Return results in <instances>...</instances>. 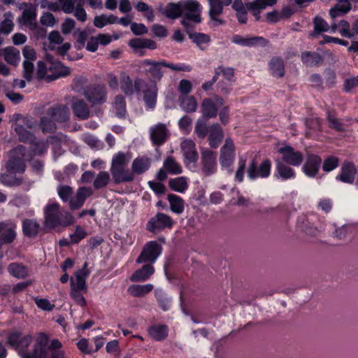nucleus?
Segmentation results:
<instances>
[{"mask_svg": "<svg viewBox=\"0 0 358 358\" xmlns=\"http://www.w3.org/2000/svg\"><path fill=\"white\" fill-rule=\"evenodd\" d=\"M271 172V162L269 159H264L259 166L255 159H253L248 168L247 176L251 181L257 178H267Z\"/></svg>", "mask_w": 358, "mask_h": 358, "instance_id": "5", "label": "nucleus"}, {"mask_svg": "<svg viewBox=\"0 0 358 358\" xmlns=\"http://www.w3.org/2000/svg\"><path fill=\"white\" fill-rule=\"evenodd\" d=\"M168 201L170 203V208L172 212L181 214L184 211V201L180 196L173 194H169L168 195Z\"/></svg>", "mask_w": 358, "mask_h": 358, "instance_id": "45", "label": "nucleus"}, {"mask_svg": "<svg viewBox=\"0 0 358 358\" xmlns=\"http://www.w3.org/2000/svg\"><path fill=\"white\" fill-rule=\"evenodd\" d=\"M15 131L18 136L20 141L24 143H33L35 141V136L23 125L17 124Z\"/></svg>", "mask_w": 358, "mask_h": 358, "instance_id": "44", "label": "nucleus"}, {"mask_svg": "<svg viewBox=\"0 0 358 358\" xmlns=\"http://www.w3.org/2000/svg\"><path fill=\"white\" fill-rule=\"evenodd\" d=\"M47 114L55 122L59 123L66 122L69 119V108L63 104H56L50 107L47 110Z\"/></svg>", "mask_w": 358, "mask_h": 358, "instance_id": "18", "label": "nucleus"}, {"mask_svg": "<svg viewBox=\"0 0 358 358\" xmlns=\"http://www.w3.org/2000/svg\"><path fill=\"white\" fill-rule=\"evenodd\" d=\"M181 150L184 156V162L187 165L195 164L199 155L196 149L195 143L191 139H185L181 143Z\"/></svg>", "mask_w": 358, "mask_h": 358, "instance_id": "15", "label": "nucleus"}, {"mask_svg": "<svg viewBox=\"0 0 358 358\" xmlns=\"http://www.w3.org/2000/svg\"><path fill=\"white\" fill-rule=\"evenodd\" d=\"M322 162V159L320 155L314 153L308 154L301 170L307 177L314 178L319 173Z\"/></svg>", "mask_w": 358, "mask_h": 358, "instance_id": "9", "label": "nucleus"}, {"mask_svg": "<svg viewBox=\"0 0 358 358\" xmlns=\"http://www.w3.org/2000/svg\"><path fill=\"white\" fill-rule=\"evenodd\" d=\"M200 112L205 120L215 118L218 114V106L211 98H204L201 103Z\"/></svg>", "mask_w": 358, "mask_h": 358, "instance_id": "22", "label": "nucleus"}, {"mask_svg": "<svg viewBox=\"0 0 358 358\" xmlns=\"http://www.w3.org/2000/svg\"><path fill=\"white\" fill-rule=\"evenodd\" d=\"M6 171L10 173H22L26 169L23 157L12 152L6 164Z\"/></svg>", "mask_w": 358, "mask_h": 358, "instance_id": "20", "label": "nucleus"}, {"mask_svg": "<svg viewBox=\"0 0 358 358\" xmlns=\"http://www.w3.org/2000/svg\"><path fill=\"white\" fill-rule=\"evenodd\" d=\"M219 159L222 169H228L229 173H232L231 167L234 162L235 150L234 142L230 138L226 139L224 145L221 148Z\"/></svg>", "mask_w": 358, "mask_h": 358, "instance_id": "7", "label": "nucleus"}, {"mask_svg": "<svg viewBox=\"0 0 358 358\" xmlns=\"http://www.w3.org/2000/svg\"><path fill=\"white\" fill-rule=\"evenodd\" d=\"M201 5L196 0H182V15L180 24L184 29L191 28L195 24L201 23Z\"/></svg>", "mask_w": 358, "mask_h": 358, "instance_id": "3", "label": "nucleus"}, {"mask_svg": "<svg viewBox=\"0 0 358 358\" xmlns=\"http://www.w3.org/2000/svg\"><path fill=\"white\" fill-rule=\"evenodd\" d=\"M86 236L87 232L85 229L81 226L78 225L76 227L74 233L70 234V239H71L73 244H78Z\"/></svg>", "mask_w": 358, "mask_h": 358, "instance_id": "62", "label": "nucleus"}, {"mask_svg": "<svg viewBox=\"0 0 358 358\" xmlns=\"http://www.w3.org/2000/svg\"><path fill=\"white\" fill-rule=\"evenodd\" d=\"M165 124L159 123L151 129L150 140L155 146L162 145L166 141L168 133Z\"/></svg>", "mask_w": 358, "mask_h": 358, "instance_id": "23", "label": "nucleus"}, {"mask_svg": "<svg viewBox=\"0 0 358 358\" xmlns=\"http://www.w3.org/2000/svg\"><path fill=\"white\" fill-rule=\"evenodd\" d=\"M129 45L135 50L143 48L155 50L157 48V43L153 40L148 38H132L129 41Z\"/></svg>", "mask_w": 358, "mask_h": 358, "instance_id": "38", "label": "nucleus"}, {"mask_svg": "<svg viewBox=\"0 0 358 358\" xmlns=\"http://www.w3.org/2000/svg\"><path fill=\"white\" fill-rule=\"evenodd\" d=\"M275 170L282 180L293 179L296 177L295 171L287 165L277 161Z\"/></svg>", "mask_w": 358, "mask_h": 358, "instance_id": "40", "label": "nucleus"}, {"mask_svg": "<svg viewBox=\"0 0 358 358\" xmlns=\"http://www.w3.org/2000/svg\"><path fill=\"white\" fill-rule=\"evenodd\" d=\"M166 62L162 60L159 62L152 61L150 59H146L142 61V66L143 67L149 66L148 69H145L146 74L149 75L150 84H156L157 82L160 81L163 77L164 73L162 71L163 66L162 63Z\"/></svg>", "mask_w": 358, "mask_h": 358, "instance_id": "13", "label": "nucleus"}, {"mask_svg": "<svg viewBox=\"0 0 358 358\" xmlns=\"http://www.w3.org/2000/svg\"><path fill=\"white\" fill-rule=\"evenodd\" d=\"M72 110L75 116L80 120H86L90 117L88 106L82 99H78L73 103Z\"/></svg>", "mask_w": 358, "mask_h": 358, "instance_id": "36", "label": "nucleus"}, {"mask_svg": "<svg viewBox=\"0 0 358 358\" xmlns=\"http://www.w3.org/2000/svg\"><path fill=\"white\" fill-rule=\"evenodd\" d=\"M357 173L358 169L355 163L352 161L346 160L343 163L340 173L336 176V179L343 183L353 184Z\"/></svg>", "mask_w": 358, "mask_h": 358, "instance_id": "12", "label": "nucleus"}, {"mask_svg": "<svg viewBox=\"0 0 358 358\" xmlns=\"http://www.w3.org/2000/svg\"><path fill=\"white\" fill-rule=\"evenodd\" d=\"M169 185L171 190L183 193L188 188L185 177H178L173 179H170L169 181Z\"/></svg>", "mask_w": 358, "mask_h": 358, "instance_id": "48", "label": "nucleus"}, {"mask_svg": "<svg viewBox=\"0 0 358 358\" xmlns=\"http://www.w3.org/2000/svg\"><path fill=\"white\" fill-rule=\"evenodd\" d=\"M299 227L306 234L315 235L316 229L310 224L305 217H299L297 220Z\"/></svg>", "mask_w": 358, "mask_h": 358, "instance_id": "59", "label": "nucleus"}, {"mask_svg": "<svg viewBox=\"0 0 358 358\" xmlns=\"http://www.w3.org/2000/svg\"><path fill=\"white\" fill-rule=\"evenodd\" d=\"M174 223V220L170 216L158 212L148 221L146 229L151 233H157L165 229H172Z\"/></svg>", "mask_w": 358, "mask_h": 358, "instance_id": "6", "label": "nucleus"}, {"mask_svg": "<svg viewBox=\"0 0 358 358\" xmlns=\"http://www.w3.org/2000/svg\"><path fill=\"white\" fill-rule=\"evenodd\" d=\"M162 250V246L157 241H148L143 248L136 262L137 264L147 263L152 265L161 255Z\"/></svg>", "mask_w": 358, "mask_h": 358, "instance_id": "4", "label": "nucleus"}, {"mask_svg": "<svg viewBox=\"0 0 358 358\" xmlns=\"http://www.w3.org/2000/svg\"><path fill=\"white\" fill-rule=\"evenodd\" d=\"M180 106L186 113H194L196 110L198 103L196 98L191 96H182L179 97Z\"/></svg>", "mask_w": 358, "mask_h": 358, "instance_id": "37", "label": "nucleus"}, {"mask_svg": "<svg viewBox=\"0 0 358 358\" xmlns=\"http://www.w3.org/2000/svg\"><path fill=\"white\" fill-rule=\"evenodd\" d=\"M153 289L152 284L132 285L129 287L130 294L136 297H141L150 293Z\"/></svg>", "mask_w": 358, "mask_h": 358, "instance_id": "46", "label": "nucleus"}, {"mask_svg": "<svg viewBox=\"0 0 358 358\" xmlns=\"http://www.w3.org/2000/svg\"><path fill=\"white\" fill-rule=\"evenodd\" d=\"M238 169L235 173V181L242 182L244 180V174L246 168V159L241 158L238 163Z\"/></svg>", "mask_w": 358, "mask_h": 358, "instance_id": "64", "label": "nucleus"}, {"mask_svg": "<svg viewBox=\"0 0 358 358\" xmlns=\"http://www.w3.org/2000/svg\"><path fill=\"white\" fill-rule=\"evenodd\" d=\"M71 290L70 295L71 298L76 302L78 305L81 307H85L87 305L86 300L83 294L80 292L81 290L76 289L73 279H71Z\"/></svg>", "mask_w": 358, "mask_h": 358, "instance_id": "54", "label": "nucleus"}, {"mask_svg": "<svg viewBox=\"0 0 358 358\" xmlns=\"http://www.w3.org/2000/svg\"><path fill=\"white\" fill-rule=\"evenodd\" d=\"M195 26L185 29V31L188 35L191 41L194 43L201 50H205L211 41L210 36L204 33L193 31Z\"/></svg>", "mask_w": 358, "mask_h": 358, "instance_id": "17", "label": "nucleus"}, {"mask_svg": "<svg viewBox=\"0 0 358 358\" xmlns=\"http://www.w3.org/2000/svg\"><path fill=\"white\" fill-rule=\"evenodd\" d=\"M149 336L156 341L165 340L169 335V327L166 324H155L148 329Z\"/></svg>", "mask_w": 358, "mask_h": 358, "instance_id": "28", "label": "nucleus"}, {"mask_svg": "<svg viewBox=\"0 0 358 358\" xmlns=\"http://www.w3.org/2000/svg\"><path fill=\"white\" fill-rule=\"evenodd\" d=\"M154 272L155 268L153 266L146 264L133 273L130 277V280L132 282H144L149 279Z\"/></svg>", "mask_w": 358, "mask_h": 358, "instance_id": "30", "label": "nucleus"}, {"mask_svg": "<svg viewBox=\"0 0 358 358\" xmlns=\"http://www.w3.org/2000/svg\"><path fill=\"white\" fill-rule=\"evenodd\" d=\"M231 42L243 47H252L257 44L262 47H265L268 41L262 36H252L244 38L239 34H235L231 38Z\"/></svg>", "mask_w": 358, "mask_h": 358, "instance_id": "21", "label": "nucleus"}, {"mask_svg": "<svg viewBox=\"0 0 358 358\" xmlns=\"http://www.w3.org/2000/svg\"><path fill=\"white\" fill-rule=\"evenodd\" d=\"M159 11L169 19H178L182 15V0L168 3L164 8H159Z\"/></svg>", "mask_w": 358, "mask_h": 358, "instance_id": "25", "label": "nucleus"}, {"mask_svg": "<svg viewBox=\"0 0 358 358\" xmlns=\"http://www.w3.org/2000/svg\"><path fill=\"white\" fill-rule=\"evenodd\" d=\"M163 165L166 171L170 174L177 175L180 174L182 172L181 166L176 162L175 159L171 156L166 158L164 161Z\"/></svg>", "mask_w": 358, "mask_h": 358, "instance_id": "47", "label": "nucleus"}, {"mask_svg": "<svg viewBox=\"0 0 358 358\" xmlns=\"http://www.w3.org/2000/svg\"><path fill=\"white\" fill-rule=\"evenodd\" d=\"M114 108L116 116L119 118L125 117L127 113L126 101L122 95H117L115 98Z\"/></svg>", "mask_w": 358, "mask_h": 358, "instance_id": "50", "label": "nucleus"}, {"mask_svg": "<svg viewBox=\"0 0 358 358\" xmlns=\"http://www.w3.org/2000/svg\"><path fill=\"white\" fill-rule=\"evenodd\" d=\"M57 194L64 203L69 202L73 194V189L69 185H60L57 187Z\"/></svg>", "mask_w": 358, "mask_h": 358, "instance_id": "58", "label": "nucleus"}, {"mask_svg": "<svg viewBox=\"0 0 358 358\" xmlns=\"http://www.w3.org/2000/svg\"><path fill=\"white\" fill-rule=\"evenodd\" d=\"M17 233L15 230V227L7 230L0 235V250L2 246L6 244H10L16 238Z\"/></svg>", "mask_w": 358, "mask_h": 358, "instance_id": "56", "label": "nucleus"}, {"mask_svg": "<svg viewBox=\"0 0 358 358\" xmlns=\"http://www.w3.org/2000/svg\"><path fill=\"white\" fill-rule=\"evenodd\" d=\"M313 23L314 29L310 34V37L311 38H316L322 32L327 31L329 29V26L327 21L320 16H315L313 20Z\"/></svg>", "mask_w": 358, "mask_h": 358, "instance_id": "39", "label": "nucleus"}, {"mask_svg": "<svg viewBox=\"0 0 358 358\" xmlns=\"http://www.w3.org/2000/svg\"><path fill=\"white\" fill-rule=\"evenodd\" d=\"M5 61L13 66H17L20 60V51L12 46L3 49Z\"/></svg>", "mask_w": 358, "mask_h": 358, "instance_id": "42", "label": "nucleus"}, {"mask_svg": "<svg viewBox=\"0 0 358 358\" xmlns=\"http://www.w3.org/2000/svg\"><path fill=\"white\" fill-rule=\"evenodd\" d=\"M84 3L85 0H80L73 12L74 17L82 22H85L87 20V13L83 8Z\"/></svg>", "mask_w": 358, "mask_h": 358, "instance_id": "60", "label": "nucleus"}, {"mask_svg": "<svg viewBox=\"0 0 358 358\" xmlns=\"http://www.w3.org/2000/svg\"><path fill=\"white\" fill-rule=\"evenodd\" d=\"M33 337L30 334L22 336L19 331L8 332L6 338V343L17 351L22 358H48L44 355H41L37 349H33L30 353L27 352L28 348L32 343Z\"/></svg>", "mask_w": 358, "mask_h": 358, "instance_id": "1", "label": "nucleus"}, {"mask_svg": "<svg viewBox=\"0 0 358 358\" xmlns=\"http://www.w3.org/2000/svg\"><path fill=\"white\" fill-rule=\"evenodd\" d=\"M114 184L119 185L124 182H132L134 179V176L132 170L125 169L123 167H113L110 169Z\"/></svg>", "mask_w": 358, "mask_h": 358, "instance_id": "19", "label": "nucleus"}, {"mask_svg": "<svg viewBox=\"0 0 358 358\" xmlns=\"http://www.w3.org/2000/svg\"><path fill=\"white\" fill-rule=\"evenodd\" d=\"M164 67L169 68L173 71H185V72H190L192 70V66L185 63H169L167 62H164L162 63Z\"/></svg>", "mask_w": 358, "mask_h": 358, "instance_id": "61", "label": "nucleus"}, {"mask_svg": "<svg viewBox=\"0 0 358 358\" xmlns=\"http://www.w3.org/2000/svg\"><path fill=\"white\" fill-rule=\"evenodd\" d=\"M340 159L334 155H329L322 162V168L324 172L329 173L335 170L339 166Z\"/></svg>", "mask_w": 358, "mask_h": 358, "instance_id": "51", "label": "nucleus"}, {"mask_svg": "<svg viewBox=\"0 0 358 358\" xmlns=\"http://www.w3.org/2000/svg\"><path fill=\"white\" fill-rule=\"evenodd\" d=\"M84 94L87 100L93 105L102 104L106 100V90L103 85H90L85 89Z\"/></svg>", "mask_w": 358, "mask_h": 358, "instance_id": "8", "label": "nucleus"}, {"mask_svg": "<svg viewBox=\"0 0 358 358\" xmlns=\"http://www.w3.org/2000/svg\"><path fill=\"white\" fill-rule=\"evenodd\" d=\"M22 228L24 236L34 238L39 233L40 225L35 220L26 218L22 220Z\"/></svg>", "mask_w": 358, "mask_h": 358, "instance_id": "32", "label": "nucleus"}, {"mask_svg": "<svg viewBox=\"0 0 358 358\" xmlns=\"http://www.w3.org/2000/svg\"><path fill=\"white\" fill-rule=\"evenodd\" d=\"M157 91L158 89L156 84H150V86L143 91V100L147 109L153 110L155 108Z\"/></svg>", "mask_w": 358, "mask_h": 358, "instance_id": "29", "label": "nucleus"}, {"mask_svg": "<svg viewBox=\"0 0 358 358\" xmlns=\"http://www.w3.org/2000/svg\"><path fill=\"white\" fill-rule=\"evenodd\" d=\"M209 3V17L211 20L217 22L220 24H223L224 21L218 17L223 13L224 6H229L232 0H208Z\"/></svg>", "mask_w": 358, "mask_h": 358, "instance_id": "14", "label": "nucleus"}, {"mask_svg": "<svg viewBox=\"0 0 358 358\" xmlns=\"http://www.w3.org/2000/svg\"><path fill=\"white\" fill-rule=\"evenodd\" d=\"M48 336L45 333L41 332L38 334L36 340L34 348L37 349L41 355H44L48 357Z\"/></svg>", "mask_w": 358, "mask_h": 358, "instance_id": "43", "label": "nucleus"}, {"mask_svg": "<svg viewBox=\"0 0 358 358\" xmlns=\"http://www.w3.org/2000/svg\"><path fill=\"white\" fill-rule=\"evenodd\" d=\"M92 192L89 187H80L75 197L71 198L69 206L71 210H75L80 208L86 199L92 194Z\"/></svg>", "mask_w": 358, "mask_h": 358, "instance_id": "26", "label": "nucleus"}, {"mask_svg": "<svg viewBox=\"0 0 358 358\" xmlns=\"http://www.w3.org/2000/svg\"><path fill=\"white\" fill-rule=\"evenodd\" d=\"M150 165L151 162L148 157H138L132 162L131 170L134 175H141L150 169Z\"/></svg>", "mask_w": 358, "mask_h": 358, "instance_id": "33", "label": "nucleus"}, {"mask_svg": "<svg viewBox=\"0 0 358 358\" xmlns=\"http://www.w3.org/2000/svg\"><path fill=\"white\" fill-rule=\"evenodd\" d=\"M60 205L57 202L48 203L44 208L45 225L50 229L59 226L68 227L73 224V215L66 212L62 217L59 216Z\"/></svg>", "mask_w": 358, "mask_h": 358, "instance_id": "2", "label": "nucleus"}, {"mask_svg": "<svg viewBox=\"0 0 358 358\" xmlns=\"http://www.w3.org/2000/svg\"><path fill=\"white\" fill-rule=\"evenodd\" d=\"M301 62L306 66H319L323 62L322 55L316 52L305 51L301 55Z\"/></svg>", "mask_w": 358, "mask_h": 358, "instance_id": "34", "label": "nucleus"}, {"mask_svg": "<svg viewBox=\"0 0 358 358\" xmlns=\"http://www.w3.org/2000/svg\"><path fill=\"white\" fill-rule=\"evenodd\" d=\"M8 271L12 276L18 279L25 278L28 275L27 267L17 262L10 264Z\"/></svg>", "mask_w": 358, "mask_h": 358, "instance_id": "41", "label": "nucleus"}, {"mask_svg": "<svg viewBox=\"0 0 358 358\" xmlns=\"http://www.w3.org/2000/svg\"><path fill=\"white\" fill-rule=\"evenodd\" d=\"M326 118L328 122V126L330 129L337 132H345L346 129L343 120L338 118L336 112L334 109L328 108L326 111Z\"/></svg>", "mask_w": 358, "mask_h": 358, "instance_id": "27", "label": "nucleus"}, {"mask_svg": "<svg viewBox=\"0 0 358 358\" xmlns=\"http://www.w3.org/2000/svg\"><path fill=\"white\" fill-rule=\"evenodd\" d=\"M194 131L199 138H204L209 133V127H207L205 119L199 118L196 122Z\"/></svg>", "mask_w": 358, "mask_h": 358, "instance_id": "57", "label": "nucleus"}, {"mask_svg": "<svg viewBox=\"0 0 358 358\" xmlns=\"http://www.w3.org/2000/svg\"><path fill=\"white\" fill-rule=\"evenodd\" d=\"M13 15L10 11L4 14V19L1 22L0 32L3 34L8 35L13 31L14 23L13 22Z\"/></svg>", "mask_w": 358, "mask_h": 358, "instance_id": "49", "label": "nucleus"}, {"mask_svg": "<svg viewBox=\"0 0 358 358\" xmlns=\"http://www.w3.org/2000/svg\"><path fill=\"white\" fill-rule=\"evenodd\" d=\"M120 88L126 96H131L134 94L133 82L129 76H124L121 78Z\"/></svg>", "mask_w": 358, "mask_h": 358, "instance_id": "55", "label": "nucleus"}, {"mask_svg": "<svg viewBox=\"0 0 358 358\" xmlns=\"http://www.w3.org/2000/svg\"><path fill=\"white\" fill-rule=\"evenodd\" d=\"M87 266V262H85L83 268L75 272L76 279V284H75L76 289L83 290L84 292H87L86 278L90 274Z\"/></svg>", "mask_w": 358, "mask_h": 358, "instance_id": "35", "label": "nucleus"}, {"mask_svg": "<svg viewBox=\"0 0 358 358\" xmlns=\"http://www.w3.org/2000/svg\"><path fill=\"white\" fill-rule=\"evenodd\" d=\"M282 155V161L287 164L299 166L303 161V155L300 151H296L293 147L287 145L278 150Z\"/></svg>", "mask_w": 358, "mask_h": 358, "instance_id": "10", "label": "nucleus"}, {"mask_svg": "<svg viewBox=\"0 0 358 358\" xmlns=\"http://www.w3.org/2000/svg\"><path fill=\"white\" fill-rule=\"evenodd\" d=\"M40 127L43 134L55 133L57 130V125L52 118L46 116L40 119Z\"/></svg>", "mask_w": 358, "mask_h": 358, "instance_id": "53", "label": "nucleus"}, {"mask_svg": "<svg viewBox=\"0 0 358 358\" xmlns=\"http://www.w3.org/2000/svg\"><path fill=\"white\" fill-rule=\"evenodd\" d=\"M209 145L211 148H217L224 138V132L217 123L213 124L209 127L208 133Z\"/></svg>", "mask_w": 358, "mask_h": 358, "instance_id": "24", "label": "nucleus"}, {"mask_svg": "<svg viewBox=\"0 0 358 358\" xmlns=\"http://www.w3.org/2000/svg\"><path fill=\"white\" fill-rule=\"evenodd\" d=\"M202 171L206 176L214 174L217 171V153L206 149L201 151Z\"/></svg>", "mask_w": 358, "mask_h": 358, "instance_id": "11", "label": "nucleus"}, {"mask_svg": "<svg viewBox=\"0 0 358 358\" xmlns=\"http://www.w3.org/2000/svg\"><path fill=\"white\" fill-rule=\"evenodd\" d=\"M268 69L271 74L277 78L285 76V63L280 57H273L268 63Z\"/></svg>", "mask_w": 358, "mask_h": 358, "instance_id": "31", "label": "nucleus"}, {"mask_svg": "<svg viewBox=\"0 0 358 358\" xmlns=\"http://www.w3.org/2000/svg\"><path fill=\"white\" fill-rule=\"evenodd\" d=\"M80 0H59L62 10L66 14L73 13Z\"/></svg>", "mask_w": 358, "mask_h": 358, "instance_id": "63", "label": "nucleus"}, {"mask_svg": "<svg viewBox=\"0 0 358 358\" xmlns=\"http://www.w3.org/2000/svg\"><path fill=\"white\" fill-rule=\"evenodd\" d=\"M110 180V174L105 171H100L96 176L93 186L95 189L106 187Z\"/></svg>", "mask_w": 358, "mask_h": 358, "instance_id": "52", "label": "nucleus"}, {"mask_svg": "<svg viewBox=\"0 0 358 358\" xmlns=\"http://www.w3.org/2000/svg\"><path fill=\"white\" fill-rule=\"evenodd\" d=\"M36 9L34 7H30L25 9L22 12L21 19L19 18L18 20H22L23 24L26 26H28L31 29H38V34H40L41 36H45V29L38 27L36 22Z\"/></svg>", "mask_w": 358, "mask_h": 358, "instance_id": "16", "label": "nucleus"}]
</instances>
